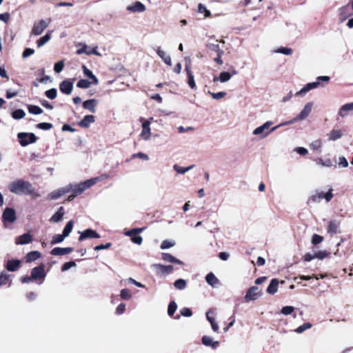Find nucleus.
Returning a JSON list of instances; mask_svg holds the SVG:
<instances>
[{
  "mask_svg": "<svg viewBox=\"0 0 353 353\" xmlns=\"http://www.w3.org/2000/svg\"><path fill=\"white\" fill-rule=\"evenodd\" d=\"M8 189L12 193L17 195L29 194L34 198L40 196L34 191V188L29 181L23 179H17L11 182L8 185Z\"/></svg>",
  "mask_w": 353,
  "mask_h": 353,
  "instance_id": "f257e3e1",
  "label": "nucleus"
},
{
  "mask_svg": "<svg viewBox=\"0 0 353 353\" xmlns=\"http://www.w3.org/2000/svg\"><path fill=\"white\" fill-rule=\"evenodd\" d=\"M312 107H313V102H308L307 103L305 104L303 109L301 111V112L299 114V115L297 117H294V119H292L290 121H285L283 123H280L279 125H278L272 128L271 131H274L277 128H279L281 126L291 125L296 122L304 120L311 113Z\"/></svg>",
  "mask_w": 353,
  "mask_h": 353,
  "instance_id": "f03ea898",
  "label": "nucleus"
},
{
  "mask_svg": "<svg viewBox=\"0 0 353 353\" xmlns=\"http://www.w3.org/2000/svg\"><path fill=\"white\" fill-rule=\"evenodd\" d=\"M20 145L23 147L27 146L30 143H35L37 137L34 133L19 132L17 134Z\"/></svg>",
  "mask_w": 353,
  "mask_h": 353,
  "instance_id": "7ed1b4c3",
  "label": "nucleus"
},
{
  "mask_svg": "<svg viewBox=\"0 0 353 353\" xmlns=\"http://www.w3.org/2000/svg\"><path fill=\"white\" fill-rule=\"evenodd\" d=\"M50 23V19L47 20L41 19L37 23L35 22L31 31L32 34L35 36L41 34L44 30L47 28Z\"/></svg>",
  "mask_w": 353,
  "mask_h": 353,
  "instance_id": "20e7f679",
  "label": "nucleus"
},
{
  "mask_svg": "<svg viewBox=\"0 0 353 353\" xmlns=\"http://www.w3.org/2000/svg\"><path fill=\"white\" fill-rule=\"evenodd\" d=\"M272 125V121H268L262 125L255 128L253 130L252 134L254 135H259L261 139H263V138L266 137L270 132H272V131H271V129L270 130H268L269 129V128L270 127V125Z\"/></svg>",
  "mask_w": 353,
  "mask_h": 353,
  "instance_id": "39448f33",
  "label": "nucleus"
},
{
  "mask_svg": "<svg viewBox=\"0 0 353 353\" xmlns=\"http://www.w3.org/2000/svg\"><path fill=\"white\" fill-rule=\"evenodd\" d=\"M152 268L155 270L156 274L158 276H164L170 274L173 270L174 267L172 265H165L160 263H155L152 265Z\"/></svg>",
  "mask_w": 353,
  "mask_h": 353,
  "instance_id": "423d86ee",
  "label": "nucleus"
},
{
  "mask_svg": "<svg viewBox=\"0 0 353 353\" xmlns=\"http://www.w3.org/2000/svg\"><path fill=\"white\" fill-rule=\"evenodd\" d=\"M71 186L66 185L63 188L54 190L48 195V199L50 200H56L61 197V196H63V194L70 192L71 191Z\"/></svg>",
  "mask_w": 353,
  "mask_h": 353,
  "instance_id": "0eeeda50",
  "label": "nucleus"
},
{
  "mask_svg": "<svg viewBox=\"0 0 353 353\" xmlns=\"http://www.w3.org/2000/svg\"><path fill=\"white\" fill-rule=\"evenodd\" d=\"M260 296H261V293L259 291V288L256 286H252L248 290L245 296V300L246 302L254 301Z\"/></svg>",
  "mask_w": 353,
  "mask_h": 353,
  "instance_id": "6e6552de",
  "label": "nucleus"
},
{
  "mask_svg": "<svg viewBox=\"0 0 353 353\" xmlns=\"http://www.w3.org/2000/svg\"><path fill=\"white\" fill-rule=\"evenodd\" d=\"M215 310L214 309H210L206 312V319L211 325L212 329L214 332H219V325L215 321Z\"/></svg>",
  "mask_w": 353,
  "mask_h": 353,
  "instance_id": "1a4fd4ad",
  "label": "nucleus"
},
{
  "mask_svg": "<svg viewBox=\"0 0 353 353\" xmlns=\"http://www.w3.org/2000/svg\"><path fill=\"white\" fill-rule=\"evenodd\" d=\"M2 218L6 222H14L17 219L15 210L10 208H6L3 212Z\"/></svg>",
  "mask_w": 353,
  "mask_h": 353,
  "instance_id": "9d476101",
  "label": "nucleus"
},
{
  "mask_svg": "<svg viewBox=\"0 0 353 353\" xmlns=\"http://www.w3.org/2000/svg\"><path fill=\"white\" fill-rule=\"evenodd\" d=\"M236 70H232L231 72H222L220 73L219 77H214L213 78V81H220L221 83H225L228 81L234 75L236 74Z\"/></svg>",
  "mask_w": 353,
  "mask_h": 353,
  "instance_id": "9b49d317",
  "label": "nucleus"
},
{
  "mask_svg": "<svg viewBox=\"0 0 353 353\" xmlns=\"http://www.w3.org/2000/svg\"><path fill=\"white\" fill-rule=\"evenodd\" d=\"M59 90L62 93L69 95L73 90V83L69 79L64 80L61 82Z\"/></svg>",
  "mask_w": 353,
  "mask_h": 353,
  "instance_id": "f8f14e48",
  "label": "nucleus"
},
{
  "mask_svg": "<svg viewBox=\"0 0 353 353\" xmlns=\"http://www.w3.org/2000/svg\"><path fill=\"white\" fill-rule=\"evenodd\" d=\"M99 238H100V235L96 231L92 229H86L83 232L81 233V235L79 237V241H82L86 239Z\"/></svg>",
  "mask_w": 353,
  "mask_h": 353,
  "instance_id": "ddd939ff",
  "label": "nucleus"
},
{
  "mask_svg": "<svg viewBox=\"0 0 353 353\" xmlns=\"http://www.w3.org/2000/svg\"><path fill=\"white\" fill-rule=\"evenodd\" d=\"M46 276L44 266L43 265L34 268L31 272V277L32 279L37 280L43 279Z\"/></svg>",
  "mask_w": 353,
  "mask_h": 353,
  "instance_id": "4468645a",
  "label": "nucleus"
},
{
  "mask_svg": "<svg viewBox=\"0 0 353 353\" xmlns=\"http://www.w3.org/2000/svg\"><path fill=\"white\" fill-rule=\"evenodd\" d=\"M72 251H73V248H70V247H68V248H59V247H57V248H53L51 250L50 254L52 255H54V256H63V255H65V254H70Z\"/></svg>",
  "mask_w": 353,
  "mask_h": 353,
  "instance_id": "2eb2a0df",
  "label": "nucleus"
},
{
  "mask_svg": "<svg viewBox=\"0 0 353 353\" xmlns=\"http://www.w3.org/2000/svg\"><path fill=\"white\" fill-rule=\"evenodd\" d=\"M320 85L319 81L312 82L306 84L303 88L296 93V96L305 94L310 90L316 88Z\"/></svg>",
  "mask_w": 353,
  "mask_h": 353,
  "instance_id": "dca6fc26",
  "label": "nucleus"
},
{
  "mask_svg": "<svg viewBox=\"0 0 353 353\" xmlns=\"http://www.w3.org/2000/svg\"><path fill=\"white\" fill-rule=\"evenodd\" d=\"M127 10L132 12H143L145 10V6L140 1H136L127 7Z\"/></svg>",
  "mask_w": 353,
  "mask_h": 353,
  "instance_id": "f3484780",
  "label": "nucleus"
},
{
  "mask_svg": "<svg viewBox=\"0 0 353 353\" xmlns=\"http://www.w3.org/2000/svg\"><path fill=\"white\" fill-rule=\"evenodd\" d=\"M32 235L29 233H25L16 239L15 243L17 245H24L32 242Z\"/></svg>",
  "mask_w": 353,
  "mask_h": 353,
  "instance_id": "a211bd4d",
  "label": "nucleus"
},
{
  "mask_svg": "<svg viewBox=\"0 0 353 353\" xmlns=\"http://www.w3.org/2000/svg\"><path fill=\"white\" fill-rule=\"evenodd\" d=\"M350 112H353V102L343 105L339 110L338 114L340 117H345Z\"/></svg>",
  "mask_w": 353,
  "mask_h": 353,
  "instance_id": "6ab92c4d",
  "label": "nucleus"
},
{
  "mask_svg": "<svg viewBox=\"0 0 353 353\" xmlns=\"http://www.w3.org/2000/svg\"><path fill=\"white\" fill-rule=\"evenodd\" d=\"M97 105V101L94 99L86 100L83 103V108L88 110L92 113H94L96 112Z\"/></svg>",
  "mask_w": 353,
  "mask_h": 353,
  "instance_id": "aec40b11",
  "label": "nucleus"
},
{
  "mask_svg": "<svg viewBox=\"0 0 353 353\" xmlns=\"http://www.w3.org/2000/svg\"><path fill=\"white\" fill-rule=\"evenodd\" d=\"M21 265V261L18 259L9 260L6 265V268L10 272L17 271Z\"/></svg>",
  "mask_w": 353,
  "mask_h": 353,
  "instance_id": "412c9836",
  "label": "nucleus"
},
{
  "mask_svg": "<svg viewBox=\"0 0 353 353\" xmlns=\"http://www.w3.org/2000/svg\"><path fill=\"white\" fill-rule=\"evenodd\" d=\"M162 259L166 262L172 263H177L179 265H183V261H180L179 259L175 258L174 256L169 253H162L161 254Z\"/></svg>",
  "mask_w": 353,
  "mask_h": 353,
  "instance_id": "4be33fe9",
  "label": "nucleus"
},
{
  "mask_svg": "<svg viewBox=\"0 0 353 353\" xmlns=\"http://www.w3.org/2000/svg\"><path fill=\"white\" fill-rule=\"evenodd\" d=\"M202 343L205 346H211L212 349H216L219 345V341H214L212 338L208 336H204L202 338Z\"/></svg>",
  "mask_w": 353,
  "mask_h": 353,
  "instance_id": "5701e85b",
  "label": "nucleus"
},
{
  "mask_svg": "<svg viewBox=\"0 0 353 353\" xmlns=\"http://www.w3.org/2000/svg\"><path fill=\"white\" fill-rule=\"evenodd\" d=\"M95 121L93 115H85L83 119L80 121L79 125L82 128H89L90 123H94Z\"/></svg>",
  "mask_w": 353,
  "mask_h": 353,
  "instance_id": "b1692460",
  "label": "nucleus"
},
{
  "mask_svg": "<svg viewBox=\"0 0 353 353\" xmlns=\"http://www.w3.org/2000/svg\"><path fill=\"white\" fill-rule=\"evenodd\" d=\"M279 281L276 279L271 280L267 288V292L270 294H274L278 290Z\"/></svg>",
  "mask_w": 353,
  "mask_h": 353,
  "instance_id": "393cba45",
  "label": "nucleus"
},
{
  "mask_svg": "<svg viewBox=\"0 0 353 353\" xmlns=\"http://www.w3.org/2000/svg\"><path fill=\"white\" fill-rule=\"evenodd\" d=\"M82 68L84 75L92 80V84L97 85L99 83V80L96 76L93 74L92 72L85 65L82 66Z\"/></svg>",
  "mask_w": 353,
  "mask_h": 353,
  "instance_id": "a878e982",
  "label": "nucleus"
},
{
  "mask_svg": "<svg viewBox=\"0 0 353 353\" xmlns=\"http://www.w3.org/2000/svg\"><path fill=\"white\" fill-rule=\"evenodd\" d=\"M351 14L348 6H343L339 9V17L341 22H343Z\"/></svg>",
  "mask_w": 353,
  "mask_h": 353,
  "instance_id": "bb28decb",
  "label": "nucleus"
},
{
  "mask_svg": "<svg viewBox=\"0 0 353 353\" xmlns=\"http://www.w3.org/2000/svg\"><path fill=\"white\" fill-rule=\"evenodd\" d=\"M206 282L213 288H216L219 284V279L212 272L208 274L205 276Z\"/></svg>",
  "mask_w": 353,
  "mask_h": 353,
  "instance_id": "cd10ccee",
  "label": "nucleus"
},
{
  "mask_svg": "<svg viewBox=\"0 0 353 353\" xmlns=\"http://www.w3.org/2000/svg\"><path fill=\"white\" fill-rule=\"evenodd\" d=\"M64 215V210L63 207H60L57 212L52 216L50 219V222L57 223L59 222Z\"/></svg>",
  "mask_w": 353,
  "mask_h": 353,
  "instance_id": "c85d7f7f",
  "label": "nucleus"
},
{
  "mask_svg": "<svg viewBox=\"0 0 353 353\" xmlns=\"http://www.w3.org/2000/svg\"><path fill=\"white\" fill-rule=\"evenodd\" d=\"M41 257V253L39 251H31L26 256V262L34 261Z\"/></svg>",
  "mask_w": 353,
  "mask_h": 353,
  "instance_id": "c756f323",
  "label": "nucleus"
},
{
  "mask_svg": "<svg viewBox=\"0 0 353 353\" xmlns=\"http://www.w3.org/2000/svg\"><path fill=\"white\" fill-rule=\"evenodd\" d=\"M339 228V223L336 221H331L328 223L327 232L331 234H336L338 232Z\"/></svg>",
  "mask_w": 353,
  "mask_h": 353,
  "instance_id": "7c9ffc66",
  "label": "nucleus"
},
{
  "mask_svg": "<svg viewBox=\"0 0 353 353\" xmlns=\"http://www.w3.org/2000/svg\"><path fill=\"white\" fill-rule=\"evenodd\" d=\"M316 165L322 166V167H327L330 168L333 166V163L331 159H323L322 158H319L315 160Z\"/></svg>",
  "mask_w": 353,
  "mask_h": 353,
  "instance_id": "2f4dec72",
  "label": "nucleus"
},
{
  "mask_svg": "<svg viewBox=\"0 0 353 353\" xmlns=\"http://www.w3.org/2000/svg\"><path fill=\"white\" fill-rule=\"evenodd\" d=\"M343 135L342 131L341 130H332L329 136V140L330 141H336L341 138Z\"/></svg>",
  "mask_w": 353,
  "mask_h": 353,
  "instance_id": "473e14b6",
  "label": "nucleus"
},
{
  "mask_svg": "<svg viewBox=\"0 0 353 353\" xmlns=\"http://www.w3.org/2000/svg\"><path fill=\"white\" fill-rule=\"evenodd\" d=\"M50 32H48L44 36L41 37L37 40V44L38 48H41L44 46L46 43H48L50 40Z\"/></svg>",
  "mask_w": 353,
  "mask_h": 353,
  "instance_id": "72a5a7b5",
  "label": "nucleus"
},
{
  "mask_svg": "<svg viewBox=\"0 0 353 353\" xmlns=\"http://www.w3.org/2000/svg\"><path fill=\"white\" fill-rule=\"evenodd\" d=\"M68 186H71L72 187L71 191H72V192L77 195L81 194L82 192H83L85 191L84 188L81 184V183L79 184L70 183V184L68 185Z\"/></svg>",
  "mask_w": 353,
  "mask_h": 353,
  "instance_id": "f704fd0d",
  "label": "nucleus"
},
{
  "mask_svg": "<svg viewBox=\"0 0 353 353\" xmlns=\"http://www.w3.org/2000/svg\"><path fill=\"white\" fill-rule=\"evenodd\" d=\"M207 47L212 51L216 52V54H223L224 52L222 49H221L219 44L218 43V41H216L215 43H208Z\"/></svg>",
  "mask_w": 353,
  "mask_h": 353,
  "instance_id": "c9c22d12",
  "label": "nucleus"
},
{
  "mask_svg": "<svg viewBox=\"0 0 353 353\" xmlns=\"http://www.w3.org/2000/svg\"><path fill=\"white\" fill-rule=\"evenodd\" d=\"M194 168V165H191L188 167H186V168H183V167H181L179 165H178L177 164H175L173 165V169L179 174H185V172L190 171V170H192V168Z\"/></svg>",
  "mask_w": 353,
  "mask_h": 353,
  "instance_id": "e433bc0d",
  "label": "nucleus"
},
{
  "mask_svg": "<svg viewBox=\"0 0 353 353\" xmlns=\"http://www.w3.org/2000/svg\"><path fill=\"white\" fill-rule=\"evenodd\" d=\"M99 179H100L99 177L90 179L85 181L84 182L81 183V184L83 185V187L84 188V190H85L86 189H88V188H90L91 186H92L93 185H94L97 181H99Z\"/></svg>",
  "mask_w": 353,
  "mask_h": 353,
  "instance_id": "4c0bfd02",
  "label": "nucleus"
},
{
  "mask_svg": "<svg viewBox=\"0 0 353 353\" xmlns=\"http://www.w3.org/2000/svg\"><path fill=\"white\" fill-rule=\"evenodd\" d=\"M28 110L30 114H40L43 112V110L38 105H28Z\"/></svg>",
  "mask_w": 353,
  "mask_h": 353,
  "instance_id": "58836bf2",
  "label": "nucleus"
},
{
  "mask_svg": "<svg viewBox=\"0 0 353 353\" xmlns=\"http://www.w3.org/2000/svg\"><path fill=\"white\" fill-rule=\"evenodd\" d=\"M73 228V221L71 220L67 223L63 230V237L69 236Z\"/></svg>",
  "mask_w": 353,
  "mask_h": 353,
  "instance_id": "ea45409f",
  "label": "nucleus"
},
{
  "mask_svg": "<svg viewBox=\"0 0 353 353\" xmlns=\"http://www.w3.org/2000/svg\"><path fill=\"white\" fill-rule=\"evenodd\" d=\"M187 285L186 281L183 279H177L174 283V286L178 290H183Z\"/></svg>",
  "mask_w": 353,
  "mask_h": 353,
  "instance_id": "a19ab883",
  "label": "nucleus"
},
{
  "mask_svg": "<svg viewBox=\"0 0 353 353\" xmlns=\"http://www.w3.org/2000/svg\"><path fill=\"white\" fill-rule=\"evenodd\" d=\"M25 115L26 113L22 109H17L12 112V118L17 120L23 118Z\"/></svg>",
  "mask_w": 353,
  "mask_h": 353,
  "instance_id": "79ce46f5",
  "label": "nucleus"
},
{
  "mask_svg": "<svg viewBox=\"0 0 353 353\" xmlns=\"http://www.w3.org/2000/svg\"><path fill=\"white\" fill-rule=\"evenodd\" d=\"M312 327V323L307 322L303 323V325L299 326L296 330L295 332L296 333L301 334L305 331L306 330H308Z\"/></svg>",
  "mask_w": 353,
  "mask_h": 353,
  "instance_id": "37998d69",
  "label": "nucleus"
},
{
  "mask_svg": "<svg viewBox=\"0 0 353 353\" xmlns=\"http://www.w3.org/2000/svg\"><path fill=\"white\" fill-rule=\"evenodd\" d=\"M45 95L49 99H54L57 96V90L56 88H51L45 92Z\"/></svg>",
  "mask_w": 353,
  "mask_h": 353,
  "instance_id": "c03bdc74",
  "label": "nucleus"
},
{
  "mask_svg": "<svg viewBox=\"0 0 353 353\" xmlns=\"http://www.w3.org/2000/svg\"><path fill=\"white\" fill-rule=\"evenodd\" d=\"M91 83H92V82H90L88 80H86V79H80L77 83V86L79 88H83V89H85V88H88Z\"/></svg>",
  "mask_w": 353,
  "mask_h": 353,
  "instance_id": "a18cd8bd",
  "label": "nucleus"
},
{
  "mask_svg": "<svg viewBox=\"0 0 353 353\" xmlns=\"http://www.w3.org/2000/svg\"><path fill=\"white\" fill-rule=\"evenodd\" d=\"M177 308V305L175 303V301H171L168 307V314L170 316H172L174 313L175 312Z\"/></svg>",
  "mask_w": 353,
  "mask_h": 353,
  "instance_id": "49530a36",
  "label": "nucleus"
},
{
  "mask_svg": "<svg viewBox=\"0 0 353 353\" xmlns=\"http://www.w3.org/2000/svg\"><path fill=\"white\" fill-rule=\"evenodd\" d=\"M198 12L199 13H204L205 17H209L211 15L210 12L202 3H199V6H198Z\"/></svg>",
  "mask_w": 353,
  "mask_h": 353,
  "instance_id": "de8ad7c7",
  "label": "nucleus"
},
{
  "mask_svg": "<svg viewBox=\"0 0 353 353\" xmlns=\"http://www.w3.org/2000/svg\"><path fill=\"white\" fill-rule=\"evenodd\" d=\"M274 52L276 53H281L285 55H290L292 53L293 50L292 48H290L281 47L274 50Z\"/></svg>",
  "mask_w": 353,
  "mask_h": 353,
  "instance_id": "09e8293b",
  "label": "nucleus"
},
{
  "mask_svg": "<svg viewBox=\"0 0 353 353\" xmlns=\"http://www.w3.org/2000/svg\"><path fill=\"white\" fill-rule=\"evenodd\" d=\"M150 134H151L150 128H142V131H141L140 136L145 141H148L150 139Z\"/></svg>",
  "mask_w": 353,
  "mask_h": 353,
  "instance_id": "8fccbe9b",
  "label": "nucleus"
},
{
  "mask_svg": "<svg viewBox=\"0 0 353 353\" xmlns=\"http://www.w3.org/2000/svg\"><path fill=\"white\" fill-rule=\"evenodd\" d=\"M175 245L174 241L164 240L161 244V249L165 250L173 247Z\"/></svg>",
  "mask_w": 353,
  "mask_h": 353,
  "instance_id": "3c124183",
  "label": "nucleus"
},
{
  "mask_svg": "<svg viewBox=\"0 0 353 353\" xmlns=\"http://www.w3.org/2000/svg\"><path fill=\"white\" fill-rule=\"evenodd\" d=\"M65 238V237H63V234H55L52 237V239L51 241V244L54 245V244L61 243L62 241H63Z\"/></svg>",
  "mask_w": 353,
  "mask_h": 353,
  "instance_id": "603ef678",
  "label": "nucleus"
},
{
  "mask_svg": "<svg viewBox=\"0 0 353 353\" xmlns=\"http://www.w3.org/2000/svg\"><path fill=\"white\" fill-rule=\"evenodd\" d=\"M208 94H210L212 96V97L216 100H219L221 98H223L227 94L225 92H219L216 93H214V92H211L210 91H208Z\"/></svg>",
  "mask_w": 353,
  "mask_h": 353,
  "instance_id": "864d4df0",
  "label": "nucleus"
},
{
  "mask_svg": "<svg viewBox=\"0 0 353 353\" xmlns=\"http://www.w3.org/2000/svg\"><path fill=\"white\" fill-rule=\"evenodd\" d=\"M64 68V61L61 60L54 64V70L56 73H60Z\"/></svg>",
  "mask_w": 353,
  "mask_h": 353,
  "instance_id": "5fc2aeb1",
  "label": "nucleus"
},
{
  "mask_svg": "<svg viewBox=\"0 0 353 353\" xmlns=\"http://www.w3.org/2000/svg\"><path fill=\"white\" fill-rule=\"evenodd\" d=\"M37 128L43 130H48L52 128V124L50 123H40L37 125Z\"/></svg>",
  "mask_w": 353,
  "mask_h": 353,
  "instance_id": "6e6d98bb",
  "label": "nucleus"
},
{
  "mask_svg": "<svg viewBox=\"0 0 353 353\" xmlns=\"http://www.w3.org/2000/svg\"><path fill=\"white\" fill-rule=\"evenodd\" d=\"M9 278V274L1 273L0 274V286L6 285L8 282Z\"/></svg>",
  "mask_w": 353,
  "mask_h": 353,
  "instance_id": "4d7b16f0",
  "label": "nucleus"
},
{
  "mask_svg": "<svg viewBox=\"0 0 353 353\" xmlns=\"http://www.w3.org/2000/svg\"><path fill=\"white\" fill-rule=\"evenodd\" d=\"M121 297L123 299H125V300H128L130 299L131 297V293L130 292L129 290L128 289H123L121 291V294H120Z\"/></svg>",
  "mask_w": 353,
  "mask_h": 353,
  "instance_id": "13d9d810",
  "label": "nucleus"
},
{
  "mask_svg": "<svg viewBox=\"0 0 353 353\" xmlns=\"http://www.w3.org/2000/svg\"><path fill=\"white\" fill-rule=\"evenodd\" d=\"M76 265V263L74 261H69V262H66L65 263L62 268H61V270L63 272H65V271H67L69 269H70L72 267H74Z\"/></svg>",
  "mask_w": 353,
  "mask_h": 353,
  "instance_id": "bf43d9fd",
  "label": "nucleus"
},
{
  "mask_svg": "<svg viewBox=\"0 0 353 353\" xmlns=\"http://www.w3.org/2000/svg\"><path fill=\"white\" fill-rule=\"evenodd\" d=\"M321 199H319V196H317V195L314 194L308 198L307 204L311 205L313 203H319Z\"/></svg>",
  "mask_w": 353,
  "mask_h": 353,
  "instance_id": "052dcab7",
  "label": "nucleus"
},
{
  "mask_svg": "<svg viewBox=\"0 0 353 353\" xmlns=\"http://www.w3.org/2000/svg\"><path fill=\"white\" fill-rule=\"evenodd\" d=\"M294 310L292 306H285L281 309V312L284 315H289Z\"/></svg>",
  "mask_w": 353,
  "mask_h": 353,
  "instance_id": "680f3d73",
  "label": "nucleus"
},
{
  "mask_svg": "<svg viewBox=\"0 0 353 353\" xmlns=\"http://www.w3.org/2000/svg\"><path fill=\"white\" fill-rule=\"evenodd\" d=\"M188 83L189 85V86L192 88V89H194L196 88V84H195V81H194V75L193 74H189L188 75Z\"/></svg>",
  "mask_w": 353,
  "mask_h": 353,
  "instance_id": "e2e57ef3",
  "label": "nucleus"
},
{
  "mask_svg": "<svg viewBox=\"0 0 353 353\" xmlns=\"http://www.w3.org/2000/svg\"><path fill=\"white\" fill-rule=\"evenodd\" d=\"M323 240V236L319 235V234H314L312 239V243L314 245H317L321 243Z\"/></svg>",
  "mask_w": 353,
  "mask_h": 353,
  "instance_id": "0e129e2a",
  "label": "nucleus"
},
{
  "mask_svg": "<svg viewBox=\"0 0 353 353\" xmlns=\"http://www.w3.org/2000/svg\"><path fill=\"white\" fill-rule=\"evenodd\" d=\"M180 313L182 316L190 317L192 315L191 310L188 307H183L180 310Z\"/></svg>",
  "mask_w": 353,
  "mask_h": 353,
  "instance_id": "69168bd1",
  "label": "nucleus"
},
{
  "mask_svg": "<svg viewBox=\"0 0 353 353\" xmlns=\"http://www.w3.org/2000/svg\"><path fill=\"white\" fill-rule=\"evenodd\" d=\"M338 164L340 167L347 168L348 166V162L345 157H340L339 158Z\"/></svg>",
  "mask_w": 353,
  "mask_h": 353,
  "instance_id": "338daca9",
  "label": "nucleus"
},
{
  "mask_svg": "<svg viewBox=\"0 0 353 353\" xmlns=\"http://www.w3.org/2000/svg\"><path fill=\"white\" fill-rule=\"evenodd\" d=\"M34 53V50L32 48H26L23 52L22 57L23 59H26Z\"/></svg>",
  "mask_w": 353,
  "mask_h": 353,
  "instance_id": "774afa93",
  "label": "nucleus"
}]
</instances>
